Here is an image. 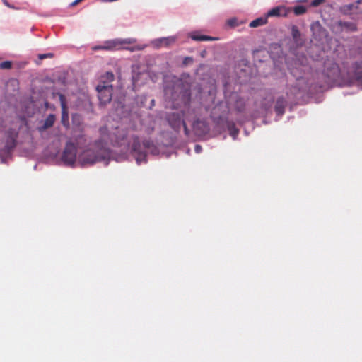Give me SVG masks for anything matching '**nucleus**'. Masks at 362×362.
Listing matches in <instances>:
<instances>
[{"label":"nucleus","mask_w":362,"mask_h":362,"mask_svg":"<svg viewBox=\"0 0 362 362\" xmlns=\"http://www.w3.org/2000/svg\"><path fill=\"white\" fill-rule=\"evenodd\" d=\"M100 132L103 137L95 141L96 151L88 149L81 155L80 158L83 164H94L97 162L105 160L110 157V149L107 146L108 141L104 135L107 132V128L102 127Z\"/></svg>","instance_id":"obj_1"},{"label":"nucleus","mask_w":362,"mask_h":362,"mask_svg":"<svg viewBox=\"0 0 362 362\" xmlns=\"http://www.w3.org/2000/svg\"><path fill=\"white\" fill-rule=\"evenodd\" d=\"M152 146H153L152 141L144 140L142 144H141L138 136H132V153L135 157L138 164H140L143 161H146V152L145 150L150 149Z\"/></svg>","instance_id":"obj_2"},{"label":"nucleus","mask_w":362,"mask_h":362,"mask_svg":"<svg viewBox=\"0 0 362 362\" xmlns=\"http://www.w3.org/2000/svg\"><path fill=\"white\" fill-rule=\"evenodd\" d=\"M98 91V97L100 101V104L105 105L110 103L112 100L113 87L108 83L102 81L96 87Z\"/></svg>","instance_id":"obj_3"},{"label":"nucleus","mask_w":362,"mask_h":362,"mask_svg":"<svg viewBox=\"0 0 362 362\" xmlns=\"http://www.w3.org/2000/svg\"><path fill=\"white\" fill-rule=\"evenodd\" d=\"M136 42L135 38H126V39H114L105 42L103 46H98L95 47V49H103V50H118L122 48V45H131Z\"/></svg>","instance_id":"obj_4"},{"label":"nucleus","mask_w":362,"mask_h":362,"mask_svg":"<svg viewBox=\"0 0 362 362\" xmlns=\"http://www.w3.org/2000/svg\"><path fill=\"white\" fill-rule=\"evenodd\" d=\"M77 148L75 144L71 141L66 144L62 159L65 165L72 166L76 159Z\"/></svg>","instance_id":"obj_5"},{"label":"nucleus","mask_w":362,"mask_h":362,"mask_svg":"<svg viewBox=\"0 0 362 362\" xmlns=\"http://www.w3.org/2000/svg\"><path fill=\"white\" fill-rule=\"evenodd\" d=\"M340 11L345 15L362 13V0L342 6Z\"/></svg>","instance_id":"obj_6"},{"label":"nucleus","mask_w":362,"mask_h":362,"mask_svg":"<svg viewBox=\"0 0 362 362\" xmlns=\"http://www.w3.org/2000/svg\"><path fill=\"white\" fill-rule=\"evenodd\" d=\"M18 132L13 129H9L6 134V141L4 150L7 153H10L16 146V139Z\"/></svg>","instance_id":"obj_7"},{"label":"nucleus","mask_w":362,"mask_h":362,"mask_svg":"<svg viewBox=\"0 0 362 362\" xmlns=\"http://www.w3.org/2000/svg\"><path fill=\"white\" fill-rule=\"evenodd\" d=\"M192 127L195 134L199 136L206 135L210 131L209 124L206 120L204 119H198L194 121Z\"/></svg>","instance_id":"obj_8"},{"label":"nucleus","mask_w":362,"mask_h":362,"mask_svg":"<svg viewBox=\"0 0 362 362\" xmlns=\"http://www.w3.org/2000/svg\"><path fill=\"white\" fill-rule=\"evenodd\" d=\"M176 42V37L174 36H169L167 37H161L155 40L153 43L156 47H168L170 45L175 44Z\"/></svg>","instance_id":"obj_9"},{"label":"nucleus","mask_w":362,"mask_h":362,"mask_svg":"<svg viewBox=\"0 0 362 362\" xmlns=\"http://www.w3.org/2000/svg\"><path fill=\"white\" fill-rule=\"evenodd\" d=\"M287 102L284 97L278 98L276 105L274 106V110L278 115L281 116L285 112V108L286 107Z\"/></svg>","instance_id":"obj_10"},{"label":"nucleus","mask_w":362,"mask_h":362,"mask_svg":"<svg viewBox=\"0 0 362 362\" xmlns=\"http://www.w3.org/2000/svg\"><path fill=\"white\" fill-rule=\"evenodd\" d=\"M56 117L55 115L53 114H50L47 116V117L45 119V122L42 126L38 128V130L40 132H44L47 129L52 127L54 125V123L55 122Z\"/></svg>","instance_id":"obj_11"},{"label":"nucleus","mask_w":362,"mask_h":362,"mask_svg":"<svg viewBox=\"0 0 362 362\" xmlns=\"http://www.w3.org/2000/svg\"><path fill=\"white\" fill-rule=\"evenodd\" d=\"M286 12H285V7L284 6H277L272 8L269 10L267 13L268 17H272V16H285Z\"/></svg>","instance_id":"obj_12"},{"label":"nucleus","mask_w":362,"mask_h":362,"mask_svg":"<svg viewBox=\"0 0 362 362\" xmlns=\"http://www.w3.org/2000/svg\"><path fill=\"white\" fill-rule=\"evenodd\" d=\"M190 37L196 41H210L215 40V38L212 37L195 33L190 34Z\"/></svg>","instance_id":"obj_13"},{"label":"nucleus","mask_w":362,"mask_h":362,"mask_svg":"<svg viewBox=\"0 0 362 362\" xmlns=\"http://www.w3.org/2000/svg\"><path fill=\"white\" fill-rule=\"evenodd\" d=\"M339 24L341 28H345L347 30H349V31H356L357 30V26H356V23H353V22L339 21Z\"/></svg>","instance_id":"obj_14"},{"label":"nucleus","mask_w":362,"mask_h":362,"mask_svg":"<svg viewBox=\"0 0 362 362\" xmlns=\"http://www.w3.org/2000/svg\"><path fill=\"white\" fill-rule=\"evenodd\" d=\"M267 19L263 18H258L257 19L253 20L250 23V28H257L261 25L266 24Z\"/></svg>","instance_id":"obj_15"},{"label":"nucleus","mask_w":362,"mask_h":362,"mask_svg":"<svg viewBox=\"0 0 362 362\" xmlns=\"http://www.w3.org/2000/svg\"><path fill=\"white\" fill-rule=\"evenodd\" d=\"M355 76L358 81L362 82V62L361 63L356 62L355 64Z\"/></svg>","instance_id":"obj_16"},{"label":"nucleus","mask_w":362,"mask_h":362,"mask_svg":"<svg viewBox=\"0 0 362 362\" xmlns=\"http://www.w3.org/2000/svg\"><path fill=\"white\" fill-rule=\"evenodd\" d=\"M245 107V102L241 98H238L235 101V108L238 112H243Z\"/></svg>","instance_id":"obj_17"},{"label":"nucleus","mask_w":362,"mask_h":362,"mask_svg":"<svg viewBox=\"0 0 362 362\" xmlns=\"http://www.w3.org/2000/svg\"><path fill=\"white\" fill-rule=\"evenodd\" d=\"M293 12L296 16H300L306 12V8L303 6H296Z\"/></svg>","instance_id":"obj_18"},{"label":"nucleus","mask_w":362,"mask_h":362,"mask_svg":"<svg viewBox=\"0 0 362 362\" xmlns=\"http://www.w3.org/2000/svg\"><path fill=\"white\" fill-rule=\"evenodd\" d=\"M228 127L230 132V134L233 138H235L238 135L239 130L235 127V124L233 123L229 124Z\"/></svg>","instance_id":"obj_19"},{"label":"nucleus","mask_w":362,"mask_h":362,"mask_svg":"<svg viewBox=\"0 0 362 362\" xmlns=\"http://www.w3.org/2000/svg\"><path fill=\"white\" fill-rule=\"evenodd\" d=\"M184 103L185 105H188L191 98V92L189 89H187L183 93Z\"/></svg>","instance_id":"obj_20"},{"label":"nucleus","mask_w":362,"mask_h":362,"mask_svg":"<svg viewBox=\"0 0 362 362\" xmlns=\"http://www.w3.org/2000/svg\"><path fill=\"white\" fill-rule=\"evenodd\" d=\"M291 35L293 39L297 40L300 36V33L297 26L293 25L291 28Z\"/></svg>","instance_id":"obj_21"},{"label":"nucleus","mask_w":362,"mask_h":362,"mask_svg":"<svg viewBox=\"0 0 362 362\" xmlns=\"http://www.w3.org/2000/svg\"><path fill=\"white\" fill-rule=\"evenodd\" d=\"M12 66V63L10 61H4L0 64L1 69H9Z\"/></svg>","instance_id":"obj_22"},{"label":"nucleus","mask_w":362,"mask_h":362,"mask_svg":"<svg viewBox=\"0 0 362 362\" xmlns=\"http://www.w3.org/2000/svg\"><path fill=\"white\" fill-rule=\"evenodd\" d=\"M144 48H145V45H136V46H134V47H128V48H125V49H128L131 52H134V51L143 50Z\"/></svg>","instance_id":"obj_23"},{"label":"nucleus","mask_w":362,"mask_h":362,"mask_svg":"<svg viewBox=\"0 0 362 362\" xmlns=\"http://www.w3.org/2000/svg\"><path fill=\"white\" fill-rule=\"evenodd\" d=\"M104 77L106 78L108 82H111L114 80L115 76L112 72H107Z\"/></svg>","instance_id":"obj_24"},{"label":"nucleus","mask_w":362,"mask_h":362,"mask_svg":"<svg viewBox=\"0 0 362 362\" xmlns=\"http://www.w3.org/2000/svg\"><path fill=\"white\" fill-rule=\"evenodd\" d=\"M324 1L325 0H313L310 3V5L313 7H316L322 4Z\"/></svg>","instance_id":"obj_25"},{"label":"nucleus","mask_w":362,"mask_h":362,"mask_svg":"<svg viewBox=\"0 0 362 362\" xmlns=\"http://www.w3.org/2000/svg\"><path fill=\"white\" fill-rule=\"evenodd\" d=\"M227 23L231 26V27H235L236 25H238V23H237V19L236 18H231V19H229L228 21H227Z\"/></svg>","instance_id":"obj_26"},{"label":"nucleus","mask_w":362,"mask_h":362,"mask_svg":"<svg viewBox=\"0 0 362 362\" xmlns=\"http://www.w3.org/2000/svg\"><path fill=\"white\" fill-rule=\"evenodd\" d=\"M53 57V54L52 53H48V54H40L39 55V59H44L45 58H47V57Z\"/></svg>","instance_id":"obj_27"},{"label":"nucleus","mask_w":362,"mask_h":362,"mask_svg":"<svg viewBox=\"0 0 362 362\" xmlns=\"http://www.w3.org/2000/svg\"><path fill=\"white\" fill-rule=\"evenodd\" d=\"M182 125H183V127H184V130H185V134H186V135H188V134H189V130H188V128H187V124H186L185 122L182 120Z\"/></svg>","instance_id":"obj_28"},{"label":"nucleus","mask_w":362,"mask_h":362,"mask_svg":"<svg viewBox=\"0 0 362 362\" xmlns=\"http://www.w3.org/2000/svg\"><path fill=\"white\" fill-rule=\"evenodd\" d=\"M83 0H75L74 2L71 3V6H76L79 2L82 1Z\"/></svg>","instance_id":"obj_29"},{"label":"nucleus","mask_w":362,"mask_h":362,"mask_svg":"<svg viewBox=\"0 0 362 362\" xmlns=\"http://www.w3.org/2000/svg\"><path fill=\"white\" fill-rule=\"evenodd\" d=\"M201 148H202V147H201L199 145H196V146H195V151H196L197 152H199V151H200V150H201Z\"/></svg>","instance_id":"obj_30"},{"label":"nucleus","mask_w":362,"mask_h":362,"mask_svg":"<svg viewBox=\"0 0 362 362\" xmlns=\"http://www.w3.org/2000/svg\"><path fill=\"white\" fill-rule=\"evenodd\" d=\"M188 59L191 60V61L192 60V59L191 57H186L185 60L186 61V60H188Z\"/></svg>","instance_id":"obj_31"}]
</instances>
